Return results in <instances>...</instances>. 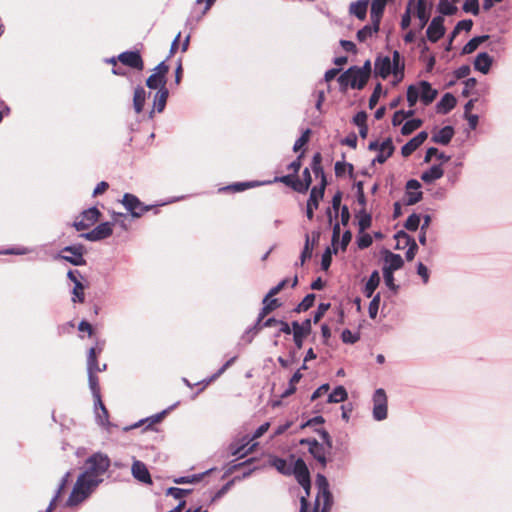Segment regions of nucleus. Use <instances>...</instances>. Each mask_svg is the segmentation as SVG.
Wrapping results in <instances>:
<instances>
[{
    "label": "nucleus",
    "mask_w": 512,
    "mask_h": 512,
    "mask_svg": "<svg viewBox=\"0 0 512 512\" xmlns=\"http://www.w3.org/2000/svg\"><path fill=\"white\" fill-rule=\"evenodd\" d=\"M109 467L110 459L106 454L97 452L91 455L86 460L85 470L78 476L65 506L74 507L85 501L102 482V476Z\"/></svg>",
    "instance_id": "obj_1"
},
{
    "label": "nucleus",
    "mask_w": 512,
    "mask_h": 512,
    "mask_svg": "<svg viewBox=\"0 0 512 512\" xmlns=\"http://www.w3.org/2000/svg\"><path fill=\"white\" fill-rule=\"evenodd\" d=\"M320 434L324 443H319L315 439H301V445H307L310 454L322 465L325 466L327 463L326 455L332 448V441L329 433L324 429H316Z\"/></svg>",
    "instance_id": "obj_2"
},
{
    "label": "nucleus",
    "mask_w": 512,
    "mask_h": 512,
    "mask_svg": "<svg viewBox=\"0 0 512 512\" xmlns=\"http://www.w3.org/2000/svg\"><path fill=\"white\" fill-rule=\"evenodd\" d=\"M340 85L350 86L354 89H362L368 81V74L365 70H358L351 67L338 78Z\"/></svg>",
    "instance_id": "obj_3"
},
{
    "label": "nucleus",
    "mask_w": 512,
    "mask_h": 512,
    "mask_svg": "<svg viewBox=\"0 0 512 512\" xmlns=\"http://www.w3.org/2000/svg\"><path fill=\"white\" fill-rule=\"evenodd\" d=\"M316 485L318 488V494L316 497V508L313 512H317V509L322 505V512H326L332 505V495L329 491V483L325 476L318 474L316 478Z\"/></svg>",
    "instance_id": "obj_4"
},
{
    "label": "nucleus",
    "mask_w": 512,
    "mask_h": 512,
    "mask_svg": "<svg viewBox=\"0 0 512 512\" xmlns=\"http://www.w3.org/2000/svg\"><path fill=\"white\" fill-rule=\"evenodd\" d=\"M373 411L372 415L374 420L382 421L387 418V395L384 389L378 388L373 394Z\"/></svg>",
    "instance_id": "obj_5"
},
{
    "label": "nucleus",
    "mask_w": 512,
    "mask_h": 512,
    "mask_svg": "<svg viewBox=\"0 0 512 512\" xmlns=\"http://www.w3.org/2000/svg\"><path fill=\"white\" fill-rule=\"evenodd\" d=\"M121 202L134 218H139L151 209V206L144 205L138 197L130 193L124 194Z\"/></svg>",
    "instance_id": "obj_6"
},
{
    "label": "nucleus",
    "mask_w": 512,
    "mask_h": 512,
    "mask_svg": "<svg viewBox=\"0 0 512 512\" xmlns=\"http://www.w3.org/2000/svg\"><path fill=\"white\" fill-rule=\"evenodd\" d=\"M369 149L377 151L376 157L373 159V163H384L394 151V146L390 138L385 139L381 143L374 141L369 144Z\"/></svg>",
    "instance_id": "obj_7"
},
{
    "label": "nucleus",
    "mask_w": 512,
    "mask_h": 512,
    "mask_svg": "<svg viewBox=\"0 0 512 512\" xmlns=\"http://www.w3.org/2000/svg\"><path fill=\"white\" fill-rule=\"evenodd\" d=\"M292 474L305 490L306 496H308L310 490V475L305 462L301 458H298L293 462Z\"/></svg>",
    "instance_id": "obj_8"
},
{
    "label": "nucleus",
    "mask_w": 512,
    "mask_h": 512,
    "mask_svg": "<svg viewBox=\"0 0 512 512\" xmlns=\"http://www.w3.org/2000/svg\"><path fill=\"white\" fill-rule=\"evenodd\" d=\"M57 257L75 266H82L86 263L83 257V247L81 245L66 246L62 250V254H59Z\"/></svg>",
    "instance_id": "obj_9"
},
{
    "label": "nucleus",
    "mask_w": 512,
    "mask_h": 512,
    "mask_svg": "<svg viewBox=\"0 0 512 512\" xmlns=\"http://www.w3.org/2000/svg\"><path fill=\"white\" fill-rule=\"evenodd\" d=\"M405 189L404 203L406 205H414L422 199L421 184L418 180L407 181Z\"/></svg>",
    "instance_id": "obj_10"
},
{
    "label": "nucleus",
    "mask_w": 512,
    "mask_h": 512,
    "mask_svg": "<svg viewBox=\"0 0 512 512\" xmlns=\"http://www.w3.org/2000/svg\"><path fill=\"white\" fill-rule=\"evenodd\" d=\"M112 224L110 222H103L97 225L93 230L82 234L86 240L100 241L108 238L112 234Z\"/></svg>",
    "instance_id": "obj_11"
},
{
    "label": "nucleus",
    "mask_w": 512,
    "mask_h": 512,
    "mask_svg": "<svg viewBox=\"0 0 512 512\" xmlns=\"http://www.w3.org/2000/svg\"><path fill=\"white\" fill-rule=\"evenodd\" d=\"M68 279L74 283V287L72 289V301L74 303L84 301V285L82 284L80 278H82L81 274L77 270H70L67 273Z\"/></svg>",
    "instance_id": "obj_12"
},
{
    "label": "nucleus",
    "mask_w": 512,
    "mask_h": 512,
    "mask_svg": "<svg viewBox=\"0 0 512 512\" xmlns=\"http://www.w3.org/2000/svg\"><path fill=\"white\" fill-rule=\"evenodd\" d=\"M131 474L137 481L151 485L152 484V478L149 473V470L147 466L140 460H133L132 466H131Z\"/></svg>",
    "instance_id": "obj_13"
},
{
    "label": "nucleus",
    "mask_w": 512,
    "mask_h": 512,
    "mask_svg": "<svg viewBox=\"0 0 512 512\" xmlns=\"http://www.w3.org/2000/svg\"><path fill=\"white\" fill-rule=\"evenodd\" d=\"M325 183L323 182L320 188L313 187L309 199L307 201L306 215L309 220L313 218V210L318 208L319 201L324 196Z\"/></svg>",
    "instance_id": "obj_14"
},
{
    "label": "nucleus",
    "mask_w": 512,
    "mask_h": 512,
    "mask_svg": "<svg viewBox=\"0 0 512 512\" xmlns=\"http://www.w3.org/2000/svg\"><path fill=\"white\" fill-rule=\"evenodd\" d=\"M444 19L441 16L434 17L429 24L426 34L431 42H437L445 33Z\"/></svg>",
    "instance_id": "obj_15"
},
{
    "label": "nucleus",
    "mask_w": 512,
    "mask_h": 512,
    "mask_svg": "<svg viewBox=\"0 0 512 512\" xmlns=\"http://www.w3.org/2000/svg\"><path fill=\"white\" fill-rule=\"evenodd\" d=\"M118 60L131 68L142 70L144 67L142 57L137 51H126L118 56Z\"/></svg>",
    "instance_id": "obj_16"
},
{
    "label": "nucleus",
    "mask_w": 512,
    "mask_h": 512,
    "mask_svg": "<svg viewBox=\"0 0 512 512\" xmlns=\"http://www.w3.org/2000/svg\"><path fill=\"white\" fill-rule=\"evenodd\" d=\"M263 304H264V306L258 315L257 323L246 332L247 335L250 333H253V335L257 334L261 330L260 323H261L262 319L268 313H270L271 311H273L280 305L278 303L277 299H270V298L266 302L263 301Z\"/></svg>",
    "instance_id": "obj_17"
},
{
    "label": "nucleus",
    "mask_w": 512,
    "mask_h": 512,
    "mask_svg": "<svg viewBox=\"0 0 512 512\" xmlns=\"http://www.w3.org/2000/svg\"><path fill=\"white\" fill-rule=\"evenodd\" d=\"M393 73V65L388 56L378 57L375 60V74L383 79H386Z\"/></svg>",
    "instance_id": "obj_18"
},
{
    "label": "nucleus",
    "mask_w": 512,
    "mask_h": 512,
    "mask_svg": "<svg viewBox=\"0 0 512 512\" xmlns=\"http://www.w3.org/2000/svg\"><path fill=\"white\" fill-rule=\"evenodd\" d=\"M428 133L422 131L408 141L401 149L403 156L407 157L411 155L423 142L427 139Z\"/></svg>",
    "instance_id": "obj_19"
},
{
    "label": "nucleus",
    "mask_w": 512,
    "mask_h": 512,
    "mask_svg": "<svg viewBox=\"0 0 512 512\" xmlns=\"http://www.w3.org/2000/svg\"><path fill=\"white\" fill-rule=\"evenodd\" d=\"M493 58L487 52L479 53L474 60V69L486 75L489 73Z\"/></svg>",
    "instance_id": "obj_20"
},
{
    "label": "nucleus",
    "mask_w": 512,
    "mask_h": 512,
    "mask_svg": "<svg viewBox=\"0 0 512 512\" xmlns=\"http://www.w3.org/2000/svg\"><path fill=\"white\" fill-rule=\"evenodd\" d=\"M244 443L238 444V443H232L229 447L230 453L233 456H236L237 458H242L246 456L248 453H250L254 447L256 446V443H253L249 446L251 440L244 438Z\"/></svg>",
    "instance_id": "obj_21"
},
{
    "label": "nucleus",
    "mask_w": 512,
    "mask_h": 512,
    "mask_svg": "<svg viewBox=\"0 0 512 512\" xmlns=\"http://www.w3.org/2000/svg\"><path fill=\"white\" fill-rule=\"evenodd\" d=\"M420 99L425 105H429L437 96V90L433 89L427 81H421L419 84Z\"/></svg>",
    "instance_id": "obj_22"
},
{
    "label": "nucleus",
    "mask_w": 512,
    "mask_h": 512,
    "mask_svg": "<svg viewBox=\"0 0 512 512\" xmlns=\"http://www.w3.org/2000/svg\"><path fill=\"white\" fill-rule=\"evenodd\" d=\"M454 136V129L452 126H445L438 130L432 136V141L441 145H447Z\"/></svg>",
    "instance_id": "obj_23"
},
{
    "label": "nucleus",
    "mask_w": 512,
    "mask_h": 512,
    "mask_svg": "<svg viewBox=\"0 0 512 512\" xmlns=\"http://www.w3.org/2000/svg\"><path fill=\"white\" fill-rule=\"evenodd\" d=\"M384 261L385 264L383 269L390 272L400 269L404 264L402 257L399 254H394L392 252H387Z\"/></svg>",
    "instance_id": "obj_24"
},
{
    "label": "nucleus",
    "mask_w": 512,
    "mask_h": 512,
    "mask_svg": "<svg viewBox=\"0 0 512 512\" xmlns=\"http://www.w3.org/2000/svg\"><path fill=\"white\" fill-rule=\"evenodd\" d=\"M168 95H169V91L166 87H162L158 90V92L154 96L153 110L150 113L151 117H152V114L154 111L161 113L164 110V108L166 106Z\"/></svg>",
    "instance_id": "obj_25"
},
{
    "label": "nucleus",
    "mask_w": 512,
    "mask_h": 512,
    "mask_svg": "<svg viewBox=\"0 0 512 512\" xmlns=\"http://www.w3.org/2000/svg\"><path fill=\"white\" fill-rule=\"evenodd\" d=\"M94 409L96 414V420L99 425L106 426L109 424V416L106 407L104 406L101 399L94 400Z\"/></svg>",
    "instance_id": "obj_26"
},
{
    "label": "nucleus",
    "mask_w": 512,
    "mask_h": 512,
    "mask_svg": "<svg viewBox=\"0 0 512 512\" xmlns=\"http://www.w3.org/2000/svg\"><path fill=\"white\" fill-rule=\"evenodd\" d=\"M456 105V98L451 93H446L437 103V111L446 114Z\"/></svg>",
    "instance_id": "obj_27"
},
{
    "label": "nucleus",
    "mask_w": 512,
    "mask_h": 512,
    "mask_svg": "<svg viewBox=\"0 0 512 512\" xmlns=\"http://www.w3.org/2000/svg\"><path fill=\"white\" fill-rule=\"evenodd\" d=\"M388 0H372L371 3V22H380L385 6Z\"/></svg>",
    "instance_id": "obj_28"
},
{
    "label": "nucleus",
    "mask_w": 512,
    "mask_h": 512,
    "mask_svg": "<svg viewBox=\"0 0 512 512\" xmlns=\"http://www.w3.org/2000/svg\"><path fill=\"white\" fill-rule=\"evenodd\" d=\"M368 0H358L352 2L349 7V12L355 15L358 19L364 20L367 13Z\"/></svg>",
    "instance_id": "obj_29"
},
{
    "label": "nucleus",
    "mask_w": 512,
    "mask_h": 512,
    "mask_svg": "<svg viewBox=\"0 0 512 512\" xmlns=\"http://www.w3.org/2000/svg\"><path fill=\"white\" fill-rule=\"evenodd\" d=\"M311 331V320L306 319L302 322L301 330L295 331L293 334V339L296 347L298 349L302 348L303 338L308 335Z\"/></svg>",
    "instance_id": "obj_30"
},
{
    "label": "nucleus",
    "mask_w": 512,
    "mask_h": 512,
    "mask_svg": "<svg viewBox=\"0 0 512 512\" xmlns=\"http://www.w3.org/2000/svg\"><path fill=\"white\" fill-rule=\"evenodd\" d=\"M147 93L145 89L141 86H138L134 91L133 96V107L137 114L141 113L146 101Z\"/></svg>",
    "instance_id": "obj_31"
},
{
    "label": "nucleus",
    "mask_w": 512,
    "mask_h": 512,
    "mask_svg": "<svg viewBox=\"0 0 512 512\" xmlns=\"http://www.w3.org/2000/svg\"><path fill=\"white\" fill-rule=\"evenodd\" d=\"M101 352V348L96 351L94 347L90 348L87 356V371L88 372H98L106 369V364L103 365L102 368L99 367L97 362V354Z\"/></svg>",
    "instance_id": "obj_32"
},
{
    "label": "nucleus",
    "mask_w": 512,
    "mask_h": 512,
    "mask_svg": "<svg viewBox=\"0 0 512 512\" xmlns=\"http://www.w3.org/2000/svg\"><path fill=\"white\" fill-rule=\"evenodd\" d=\"M443 174L444 171L440 165H433L422 173L421 179L426 183H431L437 179H440Z\"/></svg>",
    "instance_id": "obj_33"
},
{
    "label": "nucleus",
    "mask_w": 512,
    "mask_h": 512,
    "mask_svg": "<svg viewBox=\"0 0 512 512\" xmlns=\"http://www.w3.org/2000/svg\"><path fill=\"white\" fill-rule=\"evenodd\" d=\"M397 237L404 238L406 240V244L409 246L408 250L406 251V259L408 261L413 260L418 250V246L414 238L410 237L404 231L398 232Z\"/></svg>",
    "instance_id": "obj_34"
},
{
    "label": "nucleus",
    "mask_w": 512,
    "mask_h": 512,
    "mask_svg": "<svg viewBox=\"0 0 512 512\" xmlns=\"http://www.w3.org/2000/svg\"><path fill=\"white\" fill-rule=\"evenodd\" d=\"M295 460L291 459L290 462H288L285 459L282 458H273L271 460V465L277 469L280 473L284 475H291L292 474V465Z\"/></svg>",
    "instance_id": "obj_35"
},
{
    "label": "nucleus",
    "mask_w": 512,
    "mask_h": 512,
    "mask_svg": "<svg viewBox=\"0 0 512 512\" xmlns=\"http://www.w3.org/2000/svg\"><path fill=\"white\" fill-rule=\"evenodd\" d=\"M379 283H380L379 273H378V271H373L371 273L369 279L367 280L364 290H363V293L365 294V296L367 298L372 297V295H373L374 291L376 290V288L378 287Z\"/></svg>",
    "instance_id": "obj_36"
},
{
    "label": "nucleus",
    "mask_w": 512,
    "mask_h": 512,
    "mask_svg": "<svg viewBox=\"0 0 512 512\" xmlns=\"http://www.w3.org/2000/svg\"><path fill=\"white\" fill-rule=\"evenodd\" d=\"M380 22H372V25H366L357 32V39L360 42L366 41L371 38L379 30Z\"/></svg>",
    "instance_id": "obj_37"
},
{
    "label": "nucleus",
    "mask_w": 512,
    "mask_h": 512,
    "mask_svg": "<svg viewBox=\"0 0 512 512\" xmlns=\"http://www.w3.org/2000/svg\"><path fill=\"white\" fill-rule=\"evenodd\" d=\"M392 65H393V75L396 78V82H399L403 78V71H404V63L401 62V56L398 51L393 52L392 57Z\"/></svg>",
    "instance_id": "obj_38"
},
{
    "label": "nucleus",
    "mask_w": 512,
    "mask_h": 512,
    "mask_svg": "<svg viewBox=\"0 0 512 512\" xmlns=\"http://www.w3.org/2000/svg\"><path fill=\"white\" fill-rule=\"evenodd\" d=\"M488 39H489V35H481V36H476V37L472 38L464 45V47L462 49V54L473 53L479 47L480 44H482L483 42H485Z\"/></svg>",
    "instance_id": "obj_39"
},
{
    "label": "nucleus",
    "mask_w": 512,
    "mask_h": 512,
    "mask_svg": "<svg viewBox=\"0 0 512 512\" xmlns=\"http://www.w3.org/2000/svg\"><path fill=\"white\" fill-rule=\"evenodd\" d=\"M358 224H359V230L361 232L365 231L371 226L372 218L369 213H367L366 209L361 208L357 215Z\"/></svg>",
    "instance_id": "obj_40"
},
{
    "label": "nucleus",
    "mask_w": 512,
    "mask_h": 512,
    "mask_svg": "<svg viewBox=\"0 0 512 512\" xmlns=\"http://www.w3.org/2000/svg\"><path fill=\"white\" fill-rule=\"evenodd\" d=\"M348 394L343 386H337L328 396V402L340 403L347 399Z\"/></svg>",
    "instance_id": "obj_41"
},
{
    "label": "nucleus",
    "mask_w": 512,
    "mask_h": 512,
    "mask_svg": "<svg viewBox=\"0 0 512 512\" xmlns=\"http://www.w3.org/2000/svg\"><path fill=\"white\" fill-rule=\"evenodd\" d=\"M166 80L163 78V75L159 73L151 74L146 80V85L150 89H160L165 87Z\"/></svg>",
    "instance_id": "obj_42"
},
{
    "label": "nucleus",
    "mask_w": 512,
    "mask_h": 512,
    "mask_svg": "<svg viewBox=\"0 0 512 512\" xmlns=\"http://www.w3.org/2000/svg\"><path fill=\"white\" fill-rule=\"evenodd\" d=\"M99 216H100L99 210L96 207H91V208L83 211L82 214L80 215V218L83 219L90 227L99 219Z\"/></svg>",
    "instance_id": "obj_43"
},
{
    "label": "nucleus",
    "mask_w": 512,
    "mask_h": 512,
    "mask_svg": "<svg viewBox=\"0 0 512 512\" xmlns=\"http://www.w3.org/2000/svg\"><path fill=\"white\" fill-rule=\"evenodd\" d=\"M416 14L420 20L421 27H424L429 20V14L426 10V4H425L424 0H417Z\"/></svg>",
    "instance_id": "obj_44"
},
{
    "label": "nucleus",
    "mask_w": 512,
    "mask_h": 512,
    "mask_svg": "<svg viewBox=\"0 0 512 512\" xmlns=\"http://www.w3.org/2000/svg\"><path fill=\"white\" fill-rule=\"evenodd\" d=\"M433 157H436L437 159H439L440 161L442 162H448L450 160V156L449 155H446L445 153L443 152H440L437 148L435 147H430L427 149L426 151V155H425V162H429L431 161V159Z\"/></svg>",
    "instance_id": "obj_45"
},
{
    "label": "nucleus",
    "mask_w": 512,
    "mask_h": 512,
    "mask_svg": "<svg viewBox=\"0 0 512 512\" xmlns=\"http://www.w3.org/2000/svg\"><path fill=\"white\" fill-rule=\"evenodd\" d=\"M88 382L94 400L101 399L98 378L95 376V372H88Z\"/></svg>",
    "instance_id": "obj_46"
},
{
    "label": "nucleus",
    "mask_w": 512,
    "mask_h": 512,
    "mask_svg": "<svg viewBox=\"0 0 512 512\" xmlns=\"http://www.w3.org/2000/svg\"><path fill=\"white\" fill-rule=\"evenodd\" d=\"M420 98V89L418 85H410L407 89V101L410 107H413Z\"/></svg>",
    "instance_id": "obj_47"
},
{
    "label": "nucleus",
    "mask_w": 512,
    "mask_h": 512,
    "mask_svg": "<svg viewBox=\"0 0 512 512\" xmlns=\"http://www.w3.org/2000/svg\"><path fill=\"white\" fill-rule=\"evenodd\" d=\"M422 125V121L420 119H412L408 120L404 123L401 128V133L403 135H409L416 129H418Z\"/></svg>",
    "instance_id": "obj_48"
},
{
    "label": "nucleus",
    "mask_w": 512,
    "mask_h": 512,
    "mask_svg": "<svg viewBox=\"0 0 512 512\" xmlns=\"http://www.w3.org/2000/svg\"><path fill=\"white\" fill-rule=\"evenodd\" d=\"M70 476H71V473L69 471H67L64 476L62 477L61 479V482L60 484L58 485V488L53 496V498L51 499V502L53 503H57V501L59 500V498L61 497L67 483L69 482V479H70Z\"/></svg>",
    "instance_id": "obj_49"
},
{
    "label": "nucleus",
    "mask_w": 512,
    "mask_h": 512,
    "mask_svg": "<svg viewBox=\"0 0 512 512\" xmlns=\"http://www.w3.org/2000/svg\"><path fill=\"white\" fill-rule=\"evenodd\" d=\"M438 10L443 15H453L457 8L449 0H440L438 4Z\"/></svg>",
    "instance_id": "obj_50"
},
{
    "label": "nucleus",
    "mask_w": 512,
    "mask_h": 512,
    "mask_svg": "<svg viewBox=\"0 0 512 512\" xmlns=\"http://www.w3.org/2000/svg\"><path fill=\"white\" fill-rule=\"evenodd\" d=\"M421 217L420 215L413 213L411 214L404 223V227L409 231H416L420 226Z\"/></svg>",
    "instance_id": "obj_51"
},
{
    "label": "nucleus",
    "mask_w": 512,
    "mask_h": 512,
    "mask_svg": "<svg viewBox=\"0 0 512 512\" xmlns=\"http://www.w3.org/2000/svg\"><path fill=\"white\" fill-rule=\"evenodd\" d=\"M313 243H310V238L306 235L305 245L300 255V264L303 265L307 259L312 257Z\"/></svg>",
    "instance_id": "obj_52"
},
{
    "label": "nucleus",
    "mask_w": 512,
    "mask_h": 512,
    "mask_svg": "<svg viewBox=\"0 0 512 512\" xmlns=\"http://www.w3.org/2000/svg\"><path fill=\"white\" fill-rule=\"evenodd\" d=\"M315 295L314 294H308L306 295L303 300L298 304L296 307L297 312L301 311H307L309 308H311L314 304Z\"/></svg>",
    "instance_id": "obj_53"
},
{
    "label": "nucleus",
    "mask_w": 512,
    "mask_h": 512,
    "mask_svg": "<svg viewBox=\"0 0 512 512\" xmlns=\"http://www.w3.org/2000/svg\"><path fill=\"white\" fill-rule=\"evenodd\" d=\"M203 477V474H193L189 476H182L173 479L175 484H189L199 482Z\"/></svg>",
    "instance_id": "obj_54"
},
{
    "label": "nucleus",
    "mask_w": 512,
    "mask_h": 512,
    "mask_svg": "<svg viewBox=\"0 0 512 512\" xmlns=\"http://www.w3.org/2000/svg\"><path fill=\"white\" fill-rule=\"evenodd\" d=\"M191 493L190 489H182L177 487H170L166 490V495H170L174 497L175 499H182L186 495Z\"/></svg>",
    "instance_id": "obj_55"
},
{
    "label": "nucleus",
    "mask_w": 512,
    "mask_h": 512,
    "mask_svg": "<svg viewBox=\"0 0 512 512\" xmlns=\"http://www.w3.org/2000/svg\"><path fill=\"white\" fill-rule=\"evenodd\" d=\"M341 339L344 343L354 344L360 339L359 333H353L349 329L343 330Z\"/></svg>",
    "instance_id": "obj_56"
},
{
    "label": "nucleus",
    "mask_w": 512,
    "mask_h": 512,
    "mask_svg": "<svg viewBox=\"0 0 512 512\" xmlns=\"http://www.w3.org/2000/svg\"><path fill=\"white\" fill-rule=\"evenodd\" d=\"M379 304H380V294H376L373 299L371 300L369 307H368V313L369 316L374 319L377 316L378 310H379Z\"/></svg>",
    "instance_id": "obj_57"
},
{
    "label": "nucleus",
    "mask_w": 512,
    "mask_h": 512,
    "mask_svg": "<svg viewBox=\"0 0 512 512\" xmlns=\"http://www.w3.org/2000/svg\"><path fill=\"white\" fill-rule=\"evenodd\" d=\"M414 114V111L413 110H410L408 112H403V111H397L394 113L393 115V118H392V124L394 126H399L402 124L403 120L407 117H410Z\"/></svg>",
    "instance_id": "obj_58"
},
{
    "label": "nucleus",
    "mask_w": 512,
    "mask_h": 512,
    "mask_svg": "<svg viewBox=\"0 0 512 512\" xmlns=\"http://www.w3.org/2000/svg\"><path fill=\"white\" fill-rule=\"evenodd\" d=\"M463 10L465 12H470L473 15H477L479 13L478 0H465V2L463 4Z\"/></svg>",
    "instance_id": "obj_59"
},
{
    "label": "nucleus",
    "mask_w": 512,
    "mask_h": 512,
    "mask_svg": "<svg viewBox=\"0 0 512 512\" xmlns=\"http://www.w3.org/2000/svg\"><path fill=\"white\" fill-rule=\"evenodd\" d=\"M415 1L416 0H409V2H408V6H407V9H406V12L402 15V19H401V28L402 29H407L410 26V23H411V16H410L411 6H412V4Z\"/></svg>",
    "instance_id": "obj_60"
},
{
    "label": "nucleus",
    "mask_w": 512,
    "mask_h": 512,
    "mask_svg": "<svg viewBox=\"0 0 512 512\" xmlns=\"http://www.w3.org/2000/svg\"><path fill=\"white\" fill-rule=\"evenodd\" d=\"M288 282V279H283L276 286L272 287L268 294L265 296L264 302H266L269 298L273 297L274 295L278 294L288 284Z\"/></svg>",
    "instance_id": "obj_61"
},
{
    "label": "nucleus",
    "mask_w": 512,
    "mask_h": 512,
    "mask_svg": "<svg viewBox=\"0 0 512 512\" xmlns=\"http://www.w3.org/2000/svg\"><path fill=\"white\" fill-rule=\"evenodd\" d=\"M381 93H382V86L380 83H378L375 86L374 91L369 99V107L371 109L374 108V106L378 103Z\"/></svg>",
    "instance_id": "obj_62"
},
{
    "label": "nucleus",
    "mask_w": 512,
    "mask_h": 512,
    "mask_svg": "<svg viewBox=\"0 0 512 512\" xmlns=\"http://www.w3.org/2000/svg\"><path fill=\"white\" fill-rule=\"evenodd\" d=\"M310 130L307 129L294 143L293 150L299 151L309 140Z\"/></svg>",
    "instance_id": "obj_63"
},
{
    "label": "nucleus",
    "mask_w": 512,
    "mask_h": 512,
    "mask_svg": "<svg viewBox=\"0 0 512 512\" xmlns=\"http://www.w3.org/2000/svg\"><path fill=\"white\" fill-rule=\"evenodd\" d=\"M260 184L261 183H259V182H240V183H235V184L229 186L228 188H231L234 191L240 192V191H244L248 188L258 186Z\"/></svg>",
    "instance_id": "obj_64"
}]
</instances>
